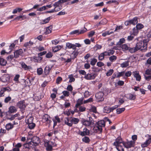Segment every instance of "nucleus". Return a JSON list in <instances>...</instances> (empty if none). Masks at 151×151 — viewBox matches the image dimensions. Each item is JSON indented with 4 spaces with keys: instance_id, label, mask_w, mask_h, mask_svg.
Listing matches in <instances>:
<instances>
[{
    "instance_id": "1",
    "label": "nucleus",
    "mask_w": 151,
    "mask_h": 151,
    "mask_svg": "<svg viewBox=\"0 0 151 151\" xmlns=\"http://www.w3.org/2000/svg\"><path fill=\"white\" fill-rule=\"evenodd\" d=\"M148 41V39H146L144 40L143 41H140L137 43L135 46L137 50H146Z\"/></svg>"
},
{
    "instance_id": "2",
    "label": "nucleus",
    "mask_w": 151,
    "mask_h": 151,
    "mask_svg": "<svg viewBox=\"0 0 151 151\" xmlns=\"http://www.w3.org/2000/svg\"><path fill=\"white\" fill-rule=\"evenodd\" d=\"M81 122L83 125L86 126H89L93 125L94 123V121L93 120L91 117H89V120H86L83 119Z\"/></svg>"
},
{
    "instance_id": "3",
    "label": "nucleus",
    "mask_w": 151,
    "mask_h": 151,
    "mask_svg": "<svg viewBox=\"0 0 151 151\" xmlns=\"http://www.w3.org/2000/svg\"><path fill=\"white\" fill-rule=\"evenodd\" d=\"M137 18L136 17L131 20L125 22L124 23V24L125 25L127 26L130 24L135 25L137 24Z\"/></svg>"
},
{
    "instance_id": "4",
    "label": "nucleus",
    "mask_w": 151,
    "mask_h": 151,
    "mask_svg": "<svg viewBox=\"0 0 151 151\" xmlns=\"http://www.w3.org/2000/svg\"><path fill=\"white\" fill-rule=\"evenodd\" d=\"M135 142L131 141H128L126 143L124 142L123 145H124V147L127 148H129L133 147L134 146Z\"/></svg>"
},
{
    "instance_id": "5",
    "label": "nucleus",
    "mask_w": 151,
    "mask_h": 151,
    "mask_svg": "<svg viewBox=\"0 0 151 151\" xmlns=\"http://www.w3.org/2000/svg\"><path fill=\"white\" fill-rule=\"evenodd\" d=\"M104 94L102 92H99L95 94L96 98L98 100V101H102L104 100L103 98Z\"/></svg>"
},
{
    "instance_id": "6",
    "label": "nucleus",
    "mask_w": 151,
    "mask_h": 151,
    "mask_svg": "<svg viewBox=\"0 0 151 151\" xmlns=\"http://www.w3.org/2000/svg\"><path fill=\"white\" fill-rule=\"evenodd\" d=\"M24 103V101H19L17 104V106L22 111L24 110L26 107Z\"/></svg>"
},
{
    "instance_id": "7",
    "label": "nucleus",
    "mask_w": 151,
    "mask_h": 151,
    "mask_svg": "<svg viewBox=\"0 0 151 151\" xmlns=\"http://www.w3.org/2000/svg\"><path fill=\"white\" fill-rule=\"evenodd\" d=\"M42 119L43 121L47 122V123L49 124V125L52 122L50 117L49 115L47 114H45L43 116Z\"/></svg>"
},
{
    "instance_id": "8",
    "label": "nucleus",
    "mask_w": 151,
    "mask_h": 151,
    "mask_svg": "<svg viewBox=\"0 0 151 151\" xmlns=\"http://www.w3.org/2000/svg\"><path fill=\"white\" fill-rule=\"evenodd\" d=\"M32 143L35 146L37 145L40 142V138L37 136H34L31 139Z\"/></svg>"
},
{
    "instance_id": "9",
    "label": "nucleus",
    "mask_w": 151,
    "mask_h": 151,
    "mask_svg": "<svg viewBox=\"0 0 151 151\" xmlns=\"http://www.w3.org/2000/svg\"><path fill=\"white\" fill-rule=\"evenodd\" d=\"M124 142L122 141V138L120 137H117L116 139V141L113 143V145L116 146L122 144Z\"/></svg>"
},
{
    "instance_id": "10",
    "label": "nucleus",
    "mask_w": 151,
    "mask_h": 151,
    "mask_svg": "<svg viewBox=\"0 0 151 151\" xmlns=\"http://www.w3.org/2000/svg\"><path fill=\"white\" fill-rule=\"evenodd\" d=\"M10 77L7 74H5L3 75L0 78V80L3 82L5 83L7 82L9 80Z\"/></svg>"
},
{
    "instance_id": "11",
    "label": "nucleus",
    "mask_w": 151,
    "mask_h": 151,
    "mask_svg": "<svg viewBox=\"0 0 151 151\" xmlns=\"http://www.w3.org/2000/svg\"><path fill=\"white\" fill-rule=\"evenodd\" d=\"M50 143V142L47 140L44 142L45 146L46 147L47 150H51L52 149V147Z\"/></svg>"
},
{
    "instance_id": "12",
    "label": "nucleus",
    "mask_w": 151,
    "mask_h": 151,
    "mask_svg": "<svg viewBox=\"0 0 151 151\" xmlns=\"http://www.w3.org/2000/svg\"><path fill=\"white\" fill-rule=\"evenodd\" d=\"M132 74L134 77L136 78V80L138 81H140L141 77L139 75V72L138 71H135L132 72Z\"/></svg>"
},
{
    "instance_id": "13",
    "label": "nucleus",
    "mask_w": 151,
    "mask_h": 151,
    "mask_svg": "<svg viewBox=\"0 0 151 151\" xmlns=\"http://www.w3.org/2000/svg\"><path fill=\"white\" fill-rule=\"evenodd\" d=\"M11 90V89L9 87L2 88L0 91V95L1 96H4V93L5 91L9 92Z\"/></svg>"
},
{
    "instance_id": "14",
    "label": "nucleus",
    "mask_w": 151,
    "mask_h": 151,
    "mask_svg": "<svg viewBox=\"0 0 151 151\" xmlns=\"http://www.w3.org/2000/svg\"><path fill=\"white\" fill-rule=\"evenodd\" d=\"M96 76V75L95 74L88 73L85 76V78L87 80L93 79L95 78Z\"/></svg>"
},
{
    "instance_id": "15",
    "label": "nucleus",
    "mask_w": 151,
    "mask_h": 151,
    "mask_svg": "<svg viewBox=\"0 0 151 151\" xmlns=\"http://www.w3.org/2000/svg\"><path fill=\"white\" fill-rule=\"evenodd\" d=\"M97 126L101 127V128L103 127H104L105 126V122L104 120H101L99 121L96 124Z\"/></svg>"
},
{
    "instance_id": "16",
    "label": "nucleus",
    "mask_w": 151,
    "mask_h": 151,
    "mask_svg": "<svg viewBox=\"0 0 151 151\" xmlns=\"http://www.w3.org/2000/svg\"><path fill=\"white\" fill-rule=\"evenodd\" d=\"M23 51L22 49L17 50L14 52L15 57L16 58L19 57V55H21Z\"/></svg>"
},
{
    "instance_id": "17",
    "label": "nucleus",
    "mask_w": 151,
    "mask_h": 151,
    "mask_svg": "<svg viewBox=\"0 0 151 151\" xmlns=\"http://www.w3.org/2000/svg\"><path fill=\"white\" fill-rule=\"evenodd\" d=\"M52 66L50 67L49 66L47 65L44 69V72L45 75H48L52 68Z\"/></svg>"
},
{
    "instance_id": "18",
    "label": "nucleus",
    "mask_w": 151,
    "mask_h": 151,
    "mask_svg": "<svg viewBox=\"0 0 151 151\" xmlns=\"http://www.w3.org/2000/svg\"><path fill=\"white\" fill-rule=\"evenodd\" d=\"M70 120L71 118L69 117H67L65 119V123L70 127H71L72 125V123L70 122Z\"/></svg>"
},
{
    "instance_id": "19",
    "label": "nucleus",
    "mask_w": 151,
    "mask_h": 151,
    "mask_svg": "<svg viewBox=\"0 0 151 151\" xmlns=\"http://www.w3.org/2000/svg\"><path fill=\"white\" fill-rule=\"evenodd\" d=\"M93 131L95 132H101L102 131V128L97 126L96 124L93 129Z\"/></svg>"
},
{
    "instance_id": "20",
    "label": "nucleus",
    "mask_w": 151,
    "mask_h": 151,
    "mask_svg": "<svg viewBox=\"0 0 151 151\" xmlns=\"http://www.w3.org/2000/svg\"><path fill=\"white\" fill-rule=\"evenodd\" d=\"M89 134V131L86 128H84L83 129V131L82 132H81L80 134L82 136H84L85 135H88Z\"/></svg>"
},
{
    "instance_id": "21",
    "label": "nucleus",
    "mask_w": 151,
    "mask_h": 151,
    "mask_svg": "<svg viewBox=\"0 0 151 151\" xmlns=\"http://www.w3.org/2000/svg\"><path fill=\"white\" fill-rule=\"evenodd\" d=\"M72 59V58H69V57H67V58H63L62 57L61 58V60L64 61L65 63H70L71 62Z\"/></svg>"
},
{
    "instance_id": "22",
    "label": "nucleus",
    "mask_w": 151,
    "mask_h": 151,
    "mask_svg": "<svg viewBox=\"0 0 151 151\" xmlns=\"http://www.w3.org/2000/svg\"><path fill=\"white\" fill-rule=\"evenodd\" d=\"M66 47L68 49H72L73 50H75V46L74 44H72L69 42H67L66 43Z\"/></svg>"
},
{
    "instance_id": "23",
    "label": "nucleus",
    "mask_w": 151,
    "mask_h": 151,
    "mask_svg": "<svg viewBox=\"0 0 151 151\" xmlns=\"http://www.w3.org/2000/svg\"><path fill=\"white\" fill-rule=\"evenodd\" d=\"M83 98H81L79 99L77 101V104L76 105V108H78L81 104H83Z\"/></svg>"
},
{
    "instance_id": "24",
    "label": "nucleus",
    "mask_w": 151,
    "mask_h": 151,
    "mask_svg": "<svg viewBox=\"0 0 151 151\" xmlns=\"http://www.w3.org/2000/svg\"><path fill=\"white\" fill-rule=\"evenodd\" d=\"M70 122L72 124L73 123L76 124H77L79 121V120L78 119L75 118L74 117H71V120H70Z\"/></svg>"
},
{
    "instance_id": "25",
    "label": "nucleus",
    "mask_w": 151,
    "mask_h": 151,
    "mask_svg": "<svg viewBox=\"0 0 151 151\" xmlns=\"http://www.w3.org/2000/svg\"><path fill=\"white\" fill-rule=\"evenodd\" d=\"M22 67V68H24V70H27L29 69L30 67V66H27L24 62H22L20 63Z\"/></svg>"
},
{
    "instance_id": "26",
    "label": "nucleus",
    "mask_w": 151,
    "mask_h": 151,
    "mask_svg": "<svg viewBox=\"0 0 151 151\" xmlns=\"http://www.w3.org/2000/svg\"><path fill=\"white\" fill-rule=\"evenodd\" d=\"M124 143H122V144L116 146V149L119 151H124V148L123 147H124V145H123Z\"/></svg>"
},
{
    "instance_id": "27",
    "label": "nucleus",
    "mask_w": 151,
    "mask_h": 151,
    "mask_svg": "<svg viewBox=\"0 0 151 151\" xmlns=\"http://www.w3.org/2000/svg\"><path fill=\"white\" fill-rule=\"evenodd\" d=\"M62 46L57 45L55 47L52 48V50L54 52H56L61 49L63 47Z\"/></svg>"
},
{
    "instance_id": "28",
    "label": "nucleus",
    "mask_w": 151,
    "mask_h": 151,
    "mask_svg": "<svg viewBox=\"0 0 151 151\" xmlns=\"http://www.w3.org/2000/svg\"><path fill=\"white\" fill-rule=\"evenodd\" d=\"M52 26H50L49 27H47L46 31L45 32V34L46 35L49 34L51 32V31L52 29Z\"/></svg>"
},
{
    "instance_id": "29",
    "label": "nucleus",
    "mask_w": 151,
    "mask_h": 151,
    "mask_svg": "<svg viewBox=\"0 0 151 151\" xmlns=\"http://www.w3.org/2000/svg\"><path fill=\"white\" fill-rule=\"evenodd\" d=\"M150 143L149 140H147L146 141L141 144V147L144 148L147 147Z\"/></svg>"
},
{
    "instance_id": "30",
    "label": "nucleus",
    "mask_w": 151,
    "mask_h": 151,
    "mask_svg": "<svg viewBox=\"0 0 151 151\" xmlns=\"http://www.w3.org/2000/svg\"><path fill=\"white\" fill-rule=\"evenodd\" d=\"M127 98L130 100H134L135 99L136 97L135 96L131 93H129L127 95Z\"/></svg>"
},
{
    "instance_id": "31",
    "label": "nucleus",
    "mask_w": 151,
    "mask_h": 151,
    "mask_svg": "<svg viewBox=\"0 0 151 151\" xmlns=\"http://www.w3.org/2000/svg\"><path fill=\"white\" fill-rule=\"evenodd\" d=\"M6 61L4 59L0 58V65L4 66L6 65Z\"/></svg>"
},
{
    "instance_id": "32",
    "label": "nucleus",
    "mask_w": 151,
    "mask_h": 151,
    "mask_svg": "<svg viewBox=\"0 0 151 151\" xmlns=\"http://www.w3.org/2000/svg\"><path fill=\"white\" fill-rule=\"evenodd\" d=\"M129 50L131 53H133L138 51L136 46L134 47H129Z\"/></svg>"
},
{
    "instance_id": "33",
    "label": "nucleus",
    "mask_w": 151,
    "mask_h": 151,
    "mask_svg": "<svg viewBox=\"0 0 151 151\" xmlns=\"http://www.w3.org/2000/svg\"><path fill=\"white\" fill-rule=\"evenodd\" d=\"M9 111L11 113L15 112L17 111L16 108L13 106H11L9 108Z\"/></svg>"
},
{
    "instance_id": "34",
    "label": "nucleus",
    "mask_w": 151,
    "mask_h": 151,
    "mask_svg": "<svg viewBox=\"0 0 151 151\" xmlns=\"http://www.w3.org/2000/svg\"><path fill=\"white\" fill-rule=\"evenodd\" d=\"M6 129L9 130V129H12L13 127V125L11 123H9L6 124L5 126Z\"/></svg>"
},
{
    "instance_id": "35",
    "label": "nucleus",
    "mask_w": 151,
    "mask_h": 151,
    "mask_svg": "<svg viewBox=\"0 0 151 151\" xmlns=\"http://www.w3.org/2000/svg\"><path fill=\"white\" fill-rule=\"evenodd\" d=\"M110 108L109 107L106 106L104 108V113H108L111 112V110Z\"/></svg>"
},
{
    "instance_id": "36",
    "label": "nucleus",
    "mask_w": 151,
    "mask_h": 151,
    "mask_svg": "<svg viewBox=\"0 0 151 151\" xmlns=\"http://www.w3.org/2000/svg\"><path fill=\"white\" fill-rule=\"evenodd\" d=\"M33 117L31 116H30L29 118L26 120V123L27 124L33 122Z\"/></svg>"
},
{
    "instance_id": "37",
    "label": "nucleus",
    "mask_w": 151,
    "mask_h": 151,
    "mask_svg": "<svg viewBox=\"0 0 151 151\" xmlns=\"http://www.w3.org/2000/svg\"><path fill=\"white\" fill-rule=\"evenodd\" d=\"M15 46V44L12 43L9 46V50H10L8 53V54L10 53L12 51L13 49L14 48Z\"/></svg>"
},
{
    "instance_id": "38",
    "label": "nucleus",
    "mask_w": 151,
    "mask_h": 151,
    "mask_svg": "<svg viewBox=\"0 0 151 151\" xmlns=\"http://www.w3.org/2000/svg\"><path fill=\"white\" fill-rule=\"evenodd\" d=\"M82 141L86 143H88L90 141L89 138L87 137H85L82 138Z\"/></svg>"
},
{
    "instance_id": "39",
    "label": "nucleus",
    "mask_w": 151,
    "mask_h": 151,
    "mask_svg": "<svg viewBox=\"0 0 151 151\" xmlns=\"http://www.w3.org/2000/svg\"><path fill=\"white\" fill-rule=\"evenodd\" d=\"M125 109V108H118L116 109V113L118 114H120L124 111Z\"/></svg>"
},
{
    "instance_id": "40",
    "label": "nucleus",
    "mask_w": 151,
    "mask_h": 151,
    "mask_svg": "<svg viewBox=\"0 0 151 151\" xmlns=\"http://www.w3.org/2000/svg\"><path fill=\"white\" fill-rule=\"evenodd\" d=\"M97 60L96 58L91 59L90 64L91 65L94 66L97 62Z\"/></svg>"
},
{
    "instance_id": "41",
    "label": "nucleus",
    "mask_w": 151,
    "mask_h": 151,
    "mask_svg": "<svg viewBox=\"0 0 151 151\" xmlns=\"http://www.w3.org/2000/svg\"><path fill=\"white\" fill-rule=\"evenodd\" d=\"M129 65V62L126 61L121 64V66L122 68H125Z\"/></svg>"
},
{
    "instance_id": "42",
    "label": "nucleus",
    "mask_w": 151,
    "mask_h": 151,
    "mask_svg": "<svg viewBox=\"0 0 151 151\" xmlns=\"http://www.w3.org/2000/svg\"><path fill=\"white\" fill-rule=\"evenodd\" d=\"M27 124H28L29 128L30 129L34 128L35 126V124L34 123H33V122Z\"/></svg>"
},
{
    "instance_id": "43",
    "label": "nucleus",
    "mask_w": 151,
    "mask_h": 151,
    "mask_svg": "<svg viewBox=\"0 0 151 151\" xmlns=\"http://www.w3.org/2000/svg\"><path fill=\"white\" fill-rule=\"evenodd\" d=\"M74 50L72 53V54L74 55L73 58H75L76 57V56L79 54V52L78 51V50Z\"/></svg>"
},
{
    "instance_id": "44",
    "label": "nucleus",
    "mask_w": 151,
    "mask_h": 151,
    "mask_svg": "<svg viewBox=\"0 0 151 151\" xmlns=\"http://www.w3.org/2000/svg\"><path fill=\"white\" fill-rule=\"evenodd\" d=\"M117 57L115 55H112L109 58V59L110 61L112 62L114 61L116 59Z\"/></svg>"
},
{
    "instance_id": "45",
    "label": "nucleus",
    "mask_w": 151,
    "mask_h": 151,
    "mask_svg": "<svg viewBox=\"0 0 151 151\" xmlns=\"http://www.w3.org/2000/svg\"><path fill=\"white\" fill-rule=\"evenodd\" d=\"M121 47L122 48V49L124 50H129V47L125 44L122 45L121 46Z\"/></svg>"
},
{
    "instance_id": "46",
    "label": "nucleus",
    "mask_w": 151,
    "mask_h": 151,
    "mask_svg": "<svg viewBox=\"0 0 151 151\" xmlns=\"http://www.w3.org/2000/svg\"><path fill=\"white\" fill-rule=\"evenodd\" d=\"M125 74L124 71H122L121 72H118L117 73V77L119 78L121 76H123Z\"/></svg>"
},
{
    "instance_id": "47",
    "label": "nucleus",
    "mask_w": 151,
    "mask_h": 151,
    "mask_svg": "<svg viewBox=\"0 0 151 151\" xmlns=\"http://www.w3.org/2000/svg\"><path fill=\"white\" fill-rule=\"evenodd\" d=\"M114 72V70L113 69H110L106 73V75L107 76H109L111 75Z\"/></svg>"
},
{
    "instance_id": "48",
    "label": "nucleus",
    "mask_w": 151,
    "mask_h": 151,
    "mask_svg": "<svg viewBox=\"0 0 151 151\" xmlns=\"http://www.w3.org/2000/svg\"><path fill=\"white\" fill-rule=\"evenodd\" d=\"M11 97L10 96H8L6 97L4 99V102L6 103H8L9 101L11 100Z\"/></svg>"
},
{
    "instance_id": "49",
    "label": "nucleus",
    "mask_w": 151,
    "mask_h": 151,
    "mask_svg": "<svg viewBox=\"0 0 151 151\" xmlns=\"http://www.w3.org/2000/svg\"><path fill=\"white\" fill-rule=\"evenodd\" d=\"M143 27V25L141 24H137L136 27L137 29H140Z\"/></svg>"
},
{
    "instance_id": "50",
    "label": "nucleus",
    "mask_w": 151,
    "mask_h": 151,
    "mask_svg": "<svg viewBox=\"0 0 151 151\" xmlns=\"http://www.w3.org/2000/svg\"><path fill=\"white\" fill-rule=\"evenodd\" d=\"M43 72V70L42 68H37V74L38 75H41Z\"/></svg>"
},
{
    "instance_id": "51",
    "label": "nucleus",
    "mask_w": 151,
    "mask_h": 151,
    "mask_svg": "<svg viewBox=\"0 0 151 151\" xmlns=\"http://www.w3.org/2000/svg\"><path fill=\"white\" fill-rule=\"evenodd\" d=\"M113 33V32H109V31H106L105 32L102 33V35L104 37H105L106 35H109Z\"/></svg>"
},
{
    "instance_id": "52",
    "label": "nucleus",
    "mask_w": 151,
    "mask_h": 151,
    "mask_svg": "<svg viewBox=\"0 0 151 151\" xmlns=\"http://www.w3.org/2000/svg\"><path fill=\"white\" fill-rule=\"evenodd\" d=\"M125 41V39L124 38H122L118 42L117 44L116 45H120L122 44Z\"/></svg>"
},
{
    "instance_id": "53",
    "label": "nucleus",
    "mask_w": 151,
    "mask_h": 151,
    "mask_svg": "<svg viewBox=\"0 0 151 151\" xmlns=\"http://www.w3.org/2000/svg\"><path fill=\"white\" fill-rule=\"evenodd\" d=\"M14 57H15V56L14 55H14H11L9 56L8 57H7V58H6V59L8 60H11Z\"/></svg>"
},
{
    "instance_id": "54",
    "label": "nucleus",
    "mask_w": 151,
    "mask_h": 151,
    "mask_svg": "<svg viewBox=\"0 0 151 151\" xmlns=\"http://www.w3.org/2000/svg\"><path fill=\"white\" fill-rule=\"evenodd\" d=\"M75 34H77V35H79V30H76L72 31L70 33V34L71 35Z\"/></svg>"
},
{
    "instance_id": "55",
    "label": "nucleus",
    "mask_w": 151,
    "mask_h": 151,
    "mask_svg": "<svg viewBox=\"0 0 151 151\" xmlns=\"http://www.w3.org/2000/svg\"><path fill=\"white\" fill-rule=\"evenodd\" d=\"M144 77L145 79L147 81L151 79V75H144Z\"/></svg>"
},
{
    "instance_id": "56",
    "label": "nucleus",
    "mask_w": 151,
    "mask_h": 151,
    "mask_svg": "<svg viewBox=\"0 0 151 151\" xmlns=\"http://www.w3.org/2000/svg\"><path fill=\"white\" fill-rule=\"evenodd\" d=\"M64 96H68L70 95V93L67 91H64L62 92Z\"/></svg>"
},
{
    "instance_id": "57",
    "label": "nucleus",
    "mask_w": 151,
    "mask_h": 151,
    "mask_svg": "<svg viewBox=\"0 0 151 151\" xmlns=\"http://www.w3.org/2000/svg\"><path fill=\"white\" fill-rule=\"evenodd\" d=\"M51 18V17H50L47 18L46 19H44L43 21V24H46L49 22Z\"/></svg>"
},
{
    "instance_id": "58",
    "label": "nucleus",
    "mask_w": 151,
    "mask_h": 151,
    "mask_svg": "<svg viewBox=\"0 0 151 151\" xmlns=\"http://www.w3.org/2000/svg\"><path fill=\"white\" fill-rule=\"evenodd\" d=\"M47 9L46 6H43L40 8L39 9H37V11H42L45 9Z\"/></svg>"
},
{
    "instance_id": "59",
    "label": "nucleus",
    "mask_w": 151,
    "mask_h": 151,
    "mask_svg": "<svg viewBox=\"0 0 151 151\" xmlns=\"http://www.w3.org/2000/svg\"><path fill=\"white\" fill-rule=\"evenodd\" d=\"M62 80V78L61 77L58 76L57 77L56 80V83L58 84Z\"/></svg>"
},
{
    "instance_id": "60",
    "label": "nucleus",
    "mask_w": 151,
    "mask_h": 151,
    "mask_svg": "<svg viewBox=\"0 0 151 151\" xmlns=\"http://www.w3.org/2000/svg\"><path fill=\"white\" fill-rule=\"evenodd\" d=\"M52 53L51 52H49L46 54V57L47 58H49L52 57Z\"/></svg>"
},
{
    "instance_id": "61",
    "label": "nucleus",
    "mask_w": 151,
    "mask_h": 151,
    "mask_svg": "<svg viewBox=\"0 0 151 151\" xmlns=\"http://www.w3.org/2000/svg\"><path fill=\"white\" fill-rule=\"evenodd\" d=\"M69 78L70 79L69 82H71L74 81L75 80V79L73 77L72 75H70L69 76Z\"/></svg>"
},
{
    "instance_id": "62",
    "label": "nucleus",
    "mask_w": 151,
    "mask_h": 151,
    "mask_svg": "<svg viewBox=\"0 0 151 151\" xmlns=\"http://www.w3.org/2000/svg\"><path fill=\"white\" fill-rule=\"evenodd\" d=\"M92 71L94 72H98L100 71V70L98 68H96L95 66H93L92 68Z\"/></svg>"
},
{
    "instance_id": "63",
    "label": "nucleus",
    "mask_w": 151,
    "mask_h": 151,
    "mask_svg": "<svg viewBox=\"0 0 151 151\" xmlns=\"http://www.w3.org/2000/svg\"><path fill=\"white\" fill-rule=\"evenodd\" d=\"M151 74V69H148L146 70L145 75H150Z\"/></svg>"
},
{
    "instance_id": "64",
    "label": "nucleus",
    "mask_w": 151,
    "mask_h": 151,
    "mask_svg": "<svg viewBox=\"0 0 151 151\" xmlns=\"http://www.w3.org/2000/svg\"><path fill=\"white\" fill-rule=\"evenodd\" d=\"M147 64L151 65V57H150L147 60L145 65Z\"/></svg>"
}]
</instances>
